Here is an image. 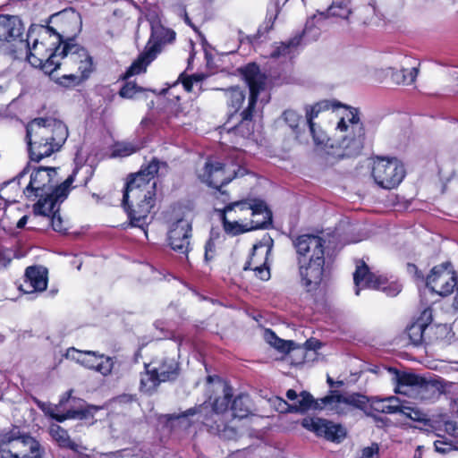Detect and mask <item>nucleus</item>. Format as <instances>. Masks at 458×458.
Masks as SVG:
<instances>
[{"label":"nucleus","instance_id":"58","mask_svg":"<svg viewBox=\"0 0 458 458\" xmlns=\"http://www.w3.org/2000/svg\"><path fill=\"white\" fill-rule=\"evenodd\" d=\"M214 250H215V244L211 241H208L205 245V259L207 261L213 259V255H209V253H211V252L213 253Z\"/></svg>","mask_w":458,"mask_h":458},{"label":"nucleus","instance_id":"26","mask_svg":"<svg viewBox=\"0 0 458 458\" xmlns=\"http://www.w3.org/2000/svg\"><path fill=\"white\" fill-rule=\"evenodd\" d=\"M410 62V58L403 57L399 70L395 68H389L391 71V79L395 84L408 86L415 81L419 74V68H405V66L409 65Z\"/></svg>","mask_w":458,"mask_h":458},{"label":"nucleus","instance_id":"38","mask_svg":"<svg viewBox=\"0 0 458 458\" xmlns=\"http://www.w3.org/2000/svg\"><path fill=\"white\" fill-rule=\"evenodd\" d=\"M301 42V36L294 37L287 42H282L270 54L273 58H291L295 47Z\"/></svg>","mask_w":458,"mask_h":458},{"label":"nucleus","instance_id":"12","mask_svg":"<svg viewBox=\"0 0 458 458\" xmlns=\"http://www.w3.org/2000/svg\"><path fill=\"white\" fill-rule=\"evenodd\" d=\"M372 176L380 187L393 189L405 176V169L397 158L377 157L373 163Z\"/></svg>","mask_w":458,"mask_h":458},{"label":"nucleus","instance_id":"51","mask_svg":"<svg viewBox=\"0 0 458 458\" xmlns=\"http://www.w3.org/2000/svg\"><path fill=\"white\" fill-rule=\"evenodd\" d=\"M341 106L340 103L337 102H330L328 100H323L313 105V108L320 113L324 110H328L329 108L335 109Z\"/></svg>","mask_w":458,"mask_h":458},{"label":"nucleus","instance_id":"13","mask_svg":"<svg viewBox=\"0 0 458 458\" xmlns=\"http://www.w3.org/2000/svg\"><path fill=\"white\" fill-rule=\"evenodd\" d=\"M245 174L242 168L234 169L233 165H226L219 161L208 160L204 168L199 174L202 182L209 187L221 191V187L229 183L233 178Z\"/></svg>","mask_w":458,"mask_h":458},{"label":"nucleus","instance_id":"5","mask_svg":"<svg viewBox=\"0 0 458 458\" xmlns=\"http://www.w3.org/2000/svg\"><path fill=\"white\" fill-rule=\"evenodd\" d=\"M242 73L250 89L248 106L239 114L240 121L229 130L243 139H248L254 132L253 114L258 97L265 89L266 76L255 64H250L242 68Z\"/></svg>","mask_w":458,"mask_h":458},{"label":"nucleus","instance_id":"28","mask_svg":"<svg viewBox=\"0 0 458 458\" xmlns=\"http://www.w3.org/2000/svg\"><path fill=\"white\" fill-rule=\"evenodd\" d=\"M370 407L378 412L382 413H399L402 403L399 398L390 396L385 399L372 397L369 400Z\"/></svg>","mask_w":458,"mask_h":458},{"label":"nucleus","instance_id":"33","mask_svg":"<svg viewBox=\"0 0 458 458\" xmlns=\"http://www.w3.org/2000/svg\"><path fill=\"white\" fill-rule=\"evenodd\" d=\"M151 364L157 375H159V369L161 368L162 370L164 369V372H166L165 374L168 373L169 377L165 378V382L174 380L179 376V364L174 358H165L158 362H152Z\"/></svg>","mask_w":458,"mask_h":458},{"label":"nucleus","instance_id":"7","mask_svg":"<svg viewBox=\"0 0 458 458\" xmlns=\"http://www.w3.org/2000/svg\"><path fill=\"white\" fill-rule=\"evenodd\" d=\"M77 169L70 174L66 180L61 184L57 185L55 180L57 172L53 167H38L30 174V181L28 186L24 189L23 192L28 197L34 195L38 197V200H54L57 196V190L65 187V193L68 196L70 187L74 182Z\"/></svg>","mask_w":458,"mask_h":458},{"label":"nucleus","instance_id":"31","mask_svg":"<svg viewBox=\"0 0 458 458\" xmlns=\"http://www.w3.org/2000/svg\"><path fill=\"white\" fill-rule=\"evenodd\" d=\"M271 249L266 248L264 245H254L252 249V253L249 259V260L245 263L243 267L244 270H254L259 268L267 260V256L270 253Z\"/></svg>","mask_w":458,"mask_h":458},{"label":"nucleus","instance_id":"62","mask_svg":"<svg viewBox=\"0 0 458 458\" xmlns=\"http://www.w3.org/2000/svg\"><path fill=\"white\" fill-rule=\"evenodd\" d=\"M317 19V16L312 17L311 20L308 21L303 30V36H307L311 27L314 25V20Z\"/></svg>","mask_w":458,"mask_h":458},{"label":"nucleus","instance_id":"59","mask_svg":"<svg viewBox=\"0 0 458 458\" xmlns=\"http://www.w3.org/2000/svg\"><path fill=\"white\" fill-rule=\"evenodd\" d=\"M307 350H317L320 348L321 344L318 340L310 339L304 344Z\"/></svg>","mask_w":458,"mask_h":458},{"label":"nucleus","instance_id":"20","mask_svg":"<svg viewBox=\"0 0 458 458\" xmlns=\"http://www.w3.org/2000/svg\"><path fill=\"white\" fill-rule=\"evenodd\" d=\"M301 425L318 436L331 441H340L345 436V430L340 425L320 418H305Z\"/></svg>","mask_w":458,"mask_h":458},{"label":"nucleus","instance_id":"36","mask_svg":"<svg viewBox=\"0 0 458 458\" xmlns=\"http://www.w3.org/2000/svg\"><path fill=\"white\" fill-rule=\"evenodd\" d=\"M250 400L247 395L240 394L233 401L229 417L233 419H243L250 413Z\"/></svg>","mask_w":458,"mask_h":458},{"label":"nucleus","instance_id":"4","mask_svg":"<svg viewBox=\"0 0 458 458\" xmlns=\"http://www.w3.org/2000/svg\"><path fill=\"white\" fill-rule=\"evenodd\" d=\"M223 394L222 397L214 401L212 409L203 403L180 414H173L171 418L181 419L197 415V421L202 423L211 434L224 439H234L238 435L237 427L226 422L229 418L227 408L233 395L232 388L225 385Z\"/></svg>","mask_w":458,"mask_h":458},{"label":"nucleus","instance_id":"22","mask_svg":"<svg viewBox=\"0 0 458 458\" xmlns=\"http://www.w3.org/2000/svg\"><path fill=\"white\" fill-rule=\"evenodd\" d=\"M433 320L432 310L425 309L416 321L411 323L406 329L411 343L415 346L426 344V335L428 324Z\"/></svg>","mask_w":458,"mask_h":458},{"label":"nucleus","instance_id":"49","mask_svg":"<svg viewBox=\"0 0 458 458\" xmlns=\"http://www.w3.org/2000/svg\"><path fill=\"white\" fill-rule=\"evenodd\" d=\"M51 19H57L62 22L72 21V22H74L75 25L78 24L79 20H80L79 15L77 13H75L74 12H71V13L63 12L60 13H55L51 16Z\"/></svg>","mask_w":458,"mask_h":458},{"label":"nucleus","instance_id":"53","mask_svg":"<svg viewBox=\"0 0 458 458\" xmlns=\"http://www.w3.org/2000/svg\"><path fill=\"white\" fill-rule=\"evenodd\" d=\"M288 0H274L273 9L268 11L267 19L273 23L280 11V5H284Z\"/></svg>","mask_w":458,"mask_h":458},{"label":"nucleus","instance_id":"11","mask_svg":"<svg viewBox=\"0 0 458 458\" xmlns=\"http://www.w3.org/2000/svg\"><path fill=\"white\" fill-rule=\"evenodd\" d=\"M355 294L359 295L363 288L382 290L388 296H396L401 292V285L396 283L388 284L386 278L377 276L369 271L364 261H358L353 273Z\"/></svg>","mask_w":458,"mask_h":458},{"label":"nucleus","instance_id":"64","mask_svg":"<svg viewBox=\"0 0 458 458\" xmlns=\"http://www.w3.org/2000/svg\"><path fill=\"white\" fill-rule=\"evenodd\" d=\"M455 287H456V294H455L454 301V306L455 309H458V282H457V285Z\"/></svg>","mask_w":458,"mask_h":458},{"label":"nucleus","instance_id":"60","mask_svg":"<svg viewBox=\"0 0 458 458\" xmlns=\"http://www.w3.org/2000/svg\"><path fill=\"white\" fill-rule=\"evenodd\" d=\"M172 114L176 118H180L185 114L183 112V107L181 105L174 106V109L172 110Z\"/></svg>","mask_w":458,"mask_h":458},{"label":"nucleus","instance_id":"32","mask_svg":"<svg viewBox=\"0 0 458 458\" xmlns=\"http://www.w3.org/2000/svg\"><path fill=\"white\" fill-rule=\"evenodd\" d=\"M352 13L350 3L346 0H335L327 10V13H319L318 19L323 17H337L341 19H347Z\"/></svg>","mask_w":458,"mask_h":458},{"label":"nucleus","instance_id":"34","mask_svg":"<svg viewBox=\"0 0 458 458\" xmlns=\"http://www.w3.org/2000/svg\"><path fill=\"white\" fill-rule=\"evenodd\" d=\"M449 333V328L445 325H434L432 322L428 324L425 345L444 342Z\"/></svg>","mask_w":458,"mask_h":458},{"label":"nucleus","instance_id":"3","mask_svg":"<svg viewBox=\"0 0 458 458\" xmlns=\"http://www.w3.org/2000/svg\"><path fill=\"white\" fill-rule=\"evenodd\" d=\"M222 221L227 233L237 235L267 227L272 221V214L262 200H244L227 205Z\"/></svg>","mask_w":458,"mask_h":458},{"label":"nucleus","instance_id":"18","mask_svg":"<svg viewBox=\"0 0 458 458\" xmlns=\"http://www.w3.org/2000/svg\"><path fill=\"white\" fill-rule=\"evenodd\" d=\"M301 285L308 293L316 292L324 277V260L297 261Z\"/></svg>","mask_w":458,"mask_h":458},{"label":"nucleus","instance_id":"44","mask_svg":"<svg viewBox=\"0 0 458 458\" xmlns=\"http://www.w3.org/2000/svg\"><path fill=\"white\" fill-rule=\"evenodd\" d=\"M98 359L101 360L96 362L95 370L101 373L103 376H107L111 374L113 367H114V361L113 359L110 357H105L104 355L98 354Z\"/></svg>","mask_w":458,"mask_h":458},{"label":"nucleus","instance_id":"8","mask_svg":"<svg viewBox=\"0 0 458 458\" xmlns=\"http://www.w3.org/2000/svg\"><path fill=\"white\" fill-rule=\"evenodd\" d=\"M175 38V32L164 27L159 21H151V36L146 46L145 51L135 60L127 70L124 79L140 74L146 71V67L154 60L160 52L161 46L172 42Z\"/></svg>","mask_w":458,"mask_h":458},{"label":"nucleus","instance_id":"57","mask_svg":"<svg viewBox=\"0 0 458 458\" xmlns=\"http://www.w3.org/2000/svg\"><path fill=\"white\" fill-rule=\"evenodd\" d=\"M201 81V78L200 76L199 75H193V76H191L189 78H186L182 83H183V86L184 88L188 90V91H191V89H192V86H193V83L194 82H199Z\"/></svg>","mask_w":458,"mask_h":458},{"label":"nucleus","instance_id":"25","mask_svg":"<svg viewBox=\"0 0 458 458\" xmlns=\"http://www.w3.org/2000/svg\"><path fill=\"white\" fill-rule=\"evenodd\" d=\"M159 375H157L152 367V364L146 365V371L140 374V389L145 394H151L156 391L160 383L165 382V378L169 377L168 373L164 372L162 368L159 369Z\"/></svg>","mask_w":458,"mask_h":458},{"label":"nucleus","instance_id":"40","mask_svg":"<svg viewBox=\"0 0 458 458\" xmlns=\"http://www.w3.org/2000/svg\"><path fill=\"white\" fill-rule=\"evenodd\" d=\"M92 410L97 411L98 408L90 406L87 409L68 410L64 414H56L52 412L50 413V416L56 421L63 422L68 419H86L92 415Z\"/></svg>","mask_w":458,"mask_h":458},{"label":"nucleus","instance_id":"54","mask_svg":"<svg viewBox=\"0 0 458 458\" xmlns=\"http://www.w3.org/2000/svg\"><path fill=\"white\" fill-rule=\"evenodd\" d=\"M318 114L319 113H318V111L315 110L312 106H308L305 107L306 120L310 129L313 130L312 126L316 124L313 120L318 115Z\"/></svg>","mask_w":458,"mask_h":458},{"label":"nucleus","instance_id":"63","mask_svg":"<svg viewBox=\"0 0 458 458\" xmlns=\"http://www.w3.org/2000/svg\"><path fill=\"white\" fill-rule=\"evenodd\" d=\"M28 221V216H23L16 224V227L21 229L25 226Z\"/></svg>","mask_w":458,"mask_h":458},{"label":"nucleus","instance_id":"23","mask_svg":"<svg viewBox=\"0 0 458 458\" xmlns=\"http://www.w3.org/2000/svg\"><path fill=\"white\" fill-rule=\"evenodd\" d=\"M23 25L19 17L0 14V40H15L22 35Z\"/></svg>","mask_w":458,"mask_h":458},{"label":"nucleus","instance_id":"9","mask_svg":"<svg viewBox=\"0 0 458 458\" xmlns=\"http://www.w3.org/2000/svg\"><path fill=\"white\" fill-rule=\"evenodd\" d=\"M336 130L341 133L339 136V148L343 149L342 156L351 157L358 156L364 141V128L360 122L356 109H352L337 123Z\"/></svg>","mask_w":458,"mask_h":458},{"label":"nucleus","instance_id":"30","mask_svg":"<svg viewBox=\"0 0 458 458\" xmlns=\"http://www.w3.org/2000/svg\"><path fill=\"white\" fill-rule=\"evenodd\" d=\"M66 356L76 360L78 363L93 369H95L96 362H98V354L95 352H81L74 348L68 349Z\"/></svg>","mask_w":458,"mask_h":458},{"label":"nucleus","instance_id":"48","mask_svg":"<svg viewBox=\"0 0 458 458\" xmlns=\"http://www.w3.org/2000/svg\"><path fill=\"white\" fill-rule=\"evenodd\" d=\"M312 129H310V134L312 135L314 143L318 146L327 145L328 139L326 133L320 129L317 128L316 124L312 126Z\"/></svg>","mask_w":458,"mask_h":458},{"label":"nucleus","instance_id":"10","mask_svg":"<svg viewBox=\"0 0 458 458\" xmlns=\"http://www.w3.org/2000/svg\"><path fill=\"white\" fill-rule=\"evenodd\" d=\"M47 29L51 33L55 34L64 44L62 51L60 53L57 52L58 60H63L61 64L67 67L75 66L80 73L83 74L84 77H89L92 71L93 63L88 51L76 44L73 38L64 40L63 35L56 32L53 27L47 26Z\"/></svg>","mask_w":458,"mask_h":458},{"label":"nucleus","instance_id":"19","mask_svg":"<svg viewBox=\"0 0 458 458\" xmlns=\"http://www.w3.org/2000/svg\"><path fill=\"white\" fill-rule=\"evenodd\" d=\"M191 237V224L186 219H179L172 225L169 231V244L174 250L187 254L190 250Z\"/></svg>","mask_w":458,"mask_h":458},{"label":"nucleus","instance_id":"16","mask_svg":"<svg viewBox=\"0 0 458 458\" xmlns=\"http://www.w3.org/2000/svg\"><path fill=\"white\" fill-rule=\"evenodd\" d=\"M326 241L314 234L299 235L293 240V245L296 250L297 261L305 259L324 260Z\"/></svg>","mask_w":458,"mask_h":458},{"label":"nucleus","instance_id":"27","mask_svg":"<svg viewBox=\"0 0 458 458\" xmlns=\"http://www.w3.org/2000/svg\"><path fill=\"white\" fill-rule=\"evenodd\" d=\"M323 408L328 409V405H325L322 403V398L319 400H314L313 396L310 393L303 391L299 395L297 402H294L293 404L290 405L288 410L294 412H304L311 409L321 410Z\"/></svg>","mask_w":458,"mask_h":458},{"label":"nucleus","instance_id":"17","mask_svg":"<svg viewBox=\"0 0 458 458\" xmlns=\"http://www.w3.org/2000/svg\"><path fill=\"white\" fill-rule=\"evenodd\" d=\"M369 400L367 396L358 393L343 394L338 391H332L329 395L322 398V403L325 405H328L329 411L337 414L345 413L346 406L350 405L364 411L367 415H370L368 411V403Z\"/></svg>","mask_w":458,"mask_h":458},{"label":"nucleus","instance_id":"24","mask_svg":"<svg viewBox=\"0 0 458 458\" xmlns=\"http://www.w3.org/2000/svg\"><path fill=\"white\" fill-rule=\"evenodd\" d=\"M25 286L30 288L29 292H42L47 286V269L44 267H29L25 272Z\"/></svg>","mask_w":458,"mask_h":458},{"label":"nucleus","instance_id":"61","mask_svg":"<svg viewBox=\"0 0 458 458\" xmlns=\"http://www.w3.org/2000/svg\"><path fill=\"white\" fill-rule=\"evenodd\" d=\"M286 396H287V398L289 400L295 401V402H297L298 397H299V395L297 394L296 391H294L293 389H289L286 392Z\"/></svg>","mask_w":458,"mask_h":458},{"label":"nucleus","instance_id":"55","mask_svg":"<svg viewBox=\"0 0 458 458\" xmlns=\"http://www.w3.org/2000/svg\"><path fill=\"white\" fill-rule=\"evenodd\" d=\"M434 446L436 451L440 454H447L454 450L451 444L440 440L435 441Z\"/></svg>","mask_w":458,"mask_h":458},{"label":"nucleus","instance_id":"45","mask_svg":"<svg viewBox=\"0 0 458 458\" xmlns=\"http://www.w3.org/2000/svg\"><path fill=\"white\" fill-rule=\"evenodd\" d=\"M143 89L137 86L135 82H126L123 87L120 89L119 94L122 98H132L137 92L142 91Z\"/></svg>","mask_w":458,"mask_h":458},{"label":"nucleus","instance_id":"35","mask_svg":"<svg viewBox=\"0 0 458 458\" xmlns=\"http://www.w3.org/2000/svg\"><path fill=\"white\" fill-rule=\"evenodd\" d=\"M49 432L53 439L55 440L60 446L78 451L79 445L73 442L70 438L68 432L59 425H52Z\"/></svg>","mask_w":458,"mask_h":458},{"label":"nucleus","instance_id":"1","mask_svg":"<svg viewBox=\"0 0 458 458\" xmlns=\"http://www.w3.org/2000/svg\"><path fill=\"white\" fill-rule=\"evenodd\" d=\"M160 165L165 166L154 158L146 167L131 174L124 189L123 206L125 208L132 226L144 230L150 220V214L157 202V182L155 175Z\"/></svg>","mask_w":458,"mask_h":458},{"label":"nucleus","instance_id":"15","mask_svg":"<svg viewBox=\"0 0 458 458\" xmlns=\"http://www.w3.org/2000/svg\"><path fill=\"white\" fill-rule=\"evenodd\" d=\"M66 198L65 187H62L57 190V196L54 200H38L33 206L34 214L47 217L55 232L64 233L67 228L59 214V210L61 203Z\"/></svg>","mask_w":458,"mask_h":458},{"label":"nucleus","instance_id":"43","mask_svg":"<svg viewBox=\"0 0 458 458\" xmlns=\"http://www.w3.org/2000/svg\"><path fill=\"white\" fill-rule=\"evenodd\" d=\"M406 416L407 418L418 421V422H426L428 421L427 414H425L420 410L411 407V406H405L402 403L400 412Z\"/></svg>","mask_w":458,"mask_h":458},{"label":"nucleus","instance_id":"6","mask_svg":"<svg viewBox=\"0 0 458 458\" xmlns=\"http://www.w3.org/2000/svg\"><path fill=\"white\" fill-rule=\"evenodd\" d=\"M0 458H45V448L29 433L13 427L0 435Z\"/></svg>","mask_w":458,"mask_h":458},{"label":"nucleus","instance_id":"50","mask_svg":"<svg viewBox=\"0 0 458 458\" xmlns=\"http://www.w3.org/2000/svg\"><path fill=\"white\" fill-rule=\"evenodd\" d=\"M252 271L255 273V276L262 281H267L270 278V269L266 264V259L264 260V263H262L261 267Z\"/></svg>","mask_w":458,"mask_h":458},{"label":"nucleus","instance_id":"47","mask_svg":"<svg viewBox=\"0 0 458 458\" xmlns=\"http://www.w3.org/2000/svg\"><path fill=\"white\" fill-rule=\"evenodd\" d=\"M136 151V148L131 143L117 144L113 151L114 157H126Z\"/></svg>","mask_w":458,"mask_h":458},{"label":"nucleus","instance_id":"21","mask_svg":"<svg viewBox=\"0 0 458 458\" xmlns=\"http://www.w3.org/2000/svg\"><path fill=\"white\" fill-rule=\"evenodd\" d=\"M27 47L29 51L27 60L32 66L41 67L47 73H51L60 67L61 62H59L57 55L58 47L48 57L45 58L39 49L44 48L42 43L39 44L38 40H35L31 47L29 43Z\"/></svg>","mask_w":458,"mask_h":458},{"label":"nucleus","instance_id":"56","mask_svg":"<svg viewBox=\"0 0 458 458\" xmlns=\"http://www.w3.org/2000/svg\"><path fill=\"white\" fill-rule=\"evenodd\" d=\"M174 11L179 15L183 17L185 22L191 26V20L187 14L186 8L182 4H177L174 6Z\"/></svg>","mask_w":458,"mask_h":458},{"label":"nucleus","instance_id":"42","mask_svg":"<svg viewBox=\"0 0 458 458\" xmlns=\"http://www.w3.org/2000/svg\"><path fill=\"white\" fill-rule=\"evenodd\" d=\"M451 385H452V383L447 382L438 377L429 378V379L424 377V383L422 385V388L425 390L434 389V390L437 391L438 394H442Z\"/></svg>","mask_w":458,"mask_h":458},{"label":"nucleus","instance_id":"52","mask_svg":"<svg viewBox=\"0 0 458 458\" xmlns=\"http://www.w3.org/2000/svg\"><path fill=\"white\" fill-rule=\"evenodd\" d=\"M341 106L340 103L337 102H330L328 100H323L313 105V108L320 113L324 110H328L329 108L335 109Z\"/></svg>","mask_w":458,"mask_h":458},{"label":"nucleus","instance_id":"39","mask_svg":"<svg viewBox=\"0 0 458 458\" xmlns=\"http://www.w3.org/2000/svg\"><path fill=\"white\" fill-rule=\"evenodd\" d=\"M225 94L227 98V104L229 107L234 109V112L236 113L245 100L244 91L239 87H232L225 89Z\"/></svg>","mask_w":458,"mask_h":458},{"label":"nucleus","instance_id":"41","mask_svg":"<svg viewBox=\"0 0 458 458\" xmlns=\"http://www.w3.org/2000/svg\"><path fill=\"white\" fill-rule=\"evenodd\" d=\"M281 119L296 135L299 134V126L303 123L302 116L299 113L293 109H287L282 114Z\"/></svg>","mask_w":458,"mask_h":458},{"label":"nucleus","instance_id":"29","mask_svg":"<svg viewBox=\"0 0 458 458\" xmlns=\"http://www.w3.org/2000/svg\"><path fill=\"white\" fill-rule=\"evenodd\" d=\"M394 372L395 380L397 382V386L395 389L396 393L406 394L403 388L407 386H418L422 388L424 377H420L414 373H399L396 370H394Z\"/></svg>","mask_w":458,"mask_h":458},{"label":"nucleus","instance_id":"2","mask_svg":"<svg viewBox=\"0 0 458 458\" xmlns=\"http://www.w3.org/2000/svg\"><path fill=\"white\" fill-rule=\"evenodd\" d=\"M68 137L67 126L54 117H38L26 127V140L31 160L39 162L60 150Z\"/></svg>","mask_w":458,"mask_h":458},{"label":"nucleus","instance_id":"37","mask_svg":"<svg viewBox=\"0 0 458 458\" xmlns=\"http://www.w3.org/2000/svg\"><path fill=\"white\" fill-rule=\"evenodd\" d=\"M264 338L267 344L276 348L281 352L287 353L295 348V344L293 341H285L280 339L270 329H266L264 332Z\"/></svg>","mask_w":458,"mask_h":458},{"label":"nucleus","instance_id":"46","mask_svg":"<svg viewBox=\"0 0 458 458\" xmlns=\"http://www.w3.org/2000/svg\"><path fill=\"white\" fill-rule=\"evenodd\" d=\"M88 77H84L83 74L80 73L78 71L76 73H71L67 75H64L61 78V84L64 86H75L80 84L82 81L87 79Z\"/></svg>","mask_w":458,"mask_h":458},{"label":"nucleus","instance_id":"14","mask_svg":"<svg viewBox=\"0 0 458 458\" xmlns=\"http://www.w3.org/2000/svg\"><path fill=\"white\" fill-rule=\"evenodd\" d=\"M427 287L440 296H448L457 285V273L452 262L433 267L426 278Z\"/></svg>","mask_w":458,"mask_h":458}]
</instances>
